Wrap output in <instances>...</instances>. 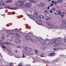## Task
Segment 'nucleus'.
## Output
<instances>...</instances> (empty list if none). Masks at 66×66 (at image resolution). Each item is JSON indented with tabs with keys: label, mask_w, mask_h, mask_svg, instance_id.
Masks as SVG:
<instances>
[{
	"label": "nucleus",
	"mask_w": 66,
	"mask_h": 66,
	"mask_svg": "<svg viewBox=\"0 0 66 66\" xmlns=\"http://www.w3.org/2000/svg\"><path fill=\"white\" fill-rule=\"evenodd\" d=\"M42 44L43 45H48L50 43V42L49 41V40H46L44 42V40L43 39H42Z\"/></svg>",
	"instance_id": "1"
},
{
	"label": "nucleus",
	"mask_w": 66,
	"mask_h": 66,
	"mask_svg": "<svg viewBox=\"0 0 66 66\" xmlns=\"http://www.w3.org/2000/svg\"><path fill=\"white\" fill-rule=\"evenodd\" d=\"M25 6L28 7H30L32 6V4L31 3H26L24 4Z\"/></svg>",
	"instance_id": "2"
},
{
	"label": "nucleus",
	"mask_w": 66,
	"mask_h": 66,
	"mask_svg": "<svg viewBox=\"0 0 66 66\" xmlns=\"http://www.w3.org/2000/svg\"><path fill=\"white\" fill-rule=\"evenodd\" d=\"M62 24L60 25L61 27H66V21H63L62 22Z\"/></svg>",
	"instance_id": "3"
},
{
	"label": "nucleus",
	"mask_w": 66,
	"mask_h": 66,
	"mask_svg": "<svg viewBox=\"0 0 66 66\" xmlns=\"http://www.w3.org/2000/svg\"><path fill=\"white\" fill-rule=\"evenodd\" d=\"M3 44H7L8 45H13V44H11L10 43H8L7 42H4L3 43H1V41L0 40V46Z\"/></svg>",
	"instance_id": "4"
},
{
	"label": "nucleus",
	"mask_w": 66,
	"mask_h": 66,
	"mask_svg": "<svg viewBox=\"0 0 66 66\" xmlns=\"http://www.w3.org/2000/svg\"><path fill=\"white\" fill-rule=\"evenodd\" d=\"M16 4L17 5H19V6L22 5L23 4L22 2L20 1H18L16 3Z\"/></svg>",
	"instance_id": "5"
},
{
	"label": "nucleus",
	"mask_w": 66,
	"mask_h": 66,
	"mask_svg": "<svg viewBox=\"0 0 66 66\" xmlns=\"http://www.w3.org/2000/svg\"><path fill=\"white\" fill-rule=\"evenodd\" d=\"M56 54V53H52L49 54V56L51 57L53 56H54L55 55V54Z\"/></svg>",
	"instance_id": "6"
},
{
	"label": "nucleus",
	"mask_w": 66,
	"mask_h": 66,
	"mask_svg": "<svg viewBox=\"0 0 66 66\" xmlns=\"http://www.w3.org/2000/svg\"><path fill=\"white\" fill-rule=\"evenodd\" d=\"M7 9H10V10H17L16 8H15L11 7V6H7Z\"/></svg>",
	"instance_id": "7"
},
{
	"label": "nucleus",
	"mask_w": 66,
	"mask_h": 66,
	"mask_svg": "<svg viewBox=\"0 0 66 66\" xmlns=\"http://www.w3.org/2000/svg\"><path fill=\"white\" fill-rule=\"evenodd\" d=\"M46 23L48 25V26H51V25H53V24L52 23V22L49 21L47 22H46Z\"/></svg>",
	"instance_id": "8"
},
{
	"label": "nucleus",
	"mask_w": 66,
	"mask_h": 66,
	"mask_svg": "<svg viewBox=\"0 0 66 66\" xmlns=\"http://www.w3.org/2000/svg\"><path fill=\"white\" fill-rule=\"evenodd\" d=\"M57 13L58 15L61 16L62 15V12L60 11H59L57 12Z\"/></svg>",
	"instance_id": "9"
},
{
	"label": "nucleus",
	"mask_w": 66,
	"mask_h": 66,
	"mask_svg": "<svg viewBox=\"0 0 66 66\" xmlns=\"http://www.w3.org/2000/svg\"><path fill=\"white\" fill-rule=\"evenodd\" d=\"M33 17L34 18H35V17L37 18V13L35 12L33 15Z\"/></svg>",
	"instance_id": "10"
},
{
	"label": "nucleus",
	"mask_w": 66,
	"mask_h": 66,
	"mask_svg": "<svg viewBox=\"0 0 66 66\" xmlns=\"http://www.w3.org/2000/svg\"><path fill=\"white\" fill-rule=\"evenodd\" d=\"M15 42L17 43H21V41L18 40V39H15Z\"/></svg>",
	"instance_id": "11"
},
{
	"label": "nucleus",
	"mask_w": 66,
	"mask_h": 66,
	"mask_svg": "<svg viewBox=\"0 0 66 66\" xmlns=\"http://www.w3.org/2000/svg\"><path fill=\"white\" fill-rule=\"evenodd\" d=\"M41 16L42 15L41 14L40 15L39 17L37 18L38 20H41V18H42V17H41Z\"/></svg>",
	"instance_id": "12"
},
{
	"label": "nucleus",
	"mask_w": 66,
	"mask_h": 66,
	"mask_svg": "<svg viewBox=\"0 0 66 66\" xmlns=\"http://www.w3.org/2000/svg\"><path fill=\"white\" fill-rule=\"evenodd\" d=\"M6 3H12V1L11 0H9L6 1Z\"/></svg>",
	"instance_id": "13"
},
{
	"label": "nucleus",
	"mask_w": 66,
	"mask_h": 66,
	"mask_svg": "<svg viewBox=\"0 0 66 66\" xmlns=\"http://www.w3.org/2000/svg\"><path fill=\"white\" fill-rule=\"evenodd\" d=\"M25 38L27 40H30V37L28 36H26L25 37Z\"/></svg>",
	"instance_id": "14"
},
{
	"label": "nucleus",
	"mask_w": 66,
	"mask_h": 66,
	"mask_svg": "<svg viewBox=\"0 0 66 66\" xmlns=\"http://www.w3.org/2000/svg\"><path fill=\"white\" fill-rule=\"evenodd\" d=\"M29 1L32 3H36V1L34 0H29Z\"/></svg>",
	"instance_id": "15"
},
{
	"label": "nucleus",
	"mask_w": 66,
	"mask_h": 66,
	"mask_svg": "<svg viewBox=\"0 0 66 66\" xmlns=\"http://www.w3.org/2000/svg\"><path fill=\"white\" fill-rule=\"evenodd\" d=\"M57 2L58 3V2H59L60 3H61L62 2V0H59L57 1Z\"/></svg>",
	"instance_id": "16"
},
{
	"label": "nucleus",
	"mask_w": 66,
	"mask_h": 66,
	"mask_svg": "<svg viewBox=\"0 0 66 66\" xmlns=\"http://www.w3.org/2000/svg\"><path fill=\"white\" fill-rule=\"evenodd\" d=\"M51 10L52 11H54L55 10V8L54 7H53L51 8Z\"/></svg>",
	"instance_id": "17"
},
{
	"label": "nucleus",
	"mask_w": 66,
	"mask_h": 66,
	"mask_svg": "<svg viewBox=\"0 0 66 66\" xmlns=\"http://www.w3.org/2000/svg\"><path fill=\"white\" fill-rule=\"evenodd\" d=\"M8 34L9 35H13L15 34L12 33V32H9Z\"/></svg>",
	"instance_id": "18"
},
{
	"label": "nucleus",
	"mask_w": 66,
	"mask_h": 66,
	"mask_svg": "<svg viewBox=\"0 0 66 66\" xmlns=\"http://www.w3.org/2000/svg\"><path fill=\"white\" fill-rule=\"evenodd\" d=\"M28 16H29L30 18H31V19H33V17H32V16L31 15H27Z\"/></svg>",
	"instance_id": "19"
},
{
	"label": "nucleus",
	"mask_w": 66,
	"mask_h": 66,
	"mask_svg": "<svg viewBox=\"0 0 66 66\" xmlns=\"http://www.w3.org/2000/svg\"><path fill=\"white\" fill-rule=\"evenodd\" d=\"M51 19V18H50V17H48V18L46 19V20L47 21H48V20H50Z\"/></svg>",
	"instance_id": "20"
},
{
	"label": "nucleus",
	"mask_w": 66,
	"mask_h": 66,
	"mask_svg": "<svg viewBox=\"0 0 66 66\" xmlns=\"http://www.w3.org/2000/svg\"><path fill=\"white\" fill-rule=\"evenodd\" d=\"M2 48H4V49H6V47L4 45H2Z\"/></svg>",
	"instance_id": "21"
},
{
	"label": "nucleus",
	"mask_w": 66,
	"mask_h": 66,
	"mask_svg": "<svg viewBox=\"0 0 66 66\" xmlns=\"http://www.w3.org/2000/svg\"><path fill=\"white\" fill-rule=\"evenodd\" d=\"M42 39V38H41L40 37H38L37 38V39L39 41H40L41 40V39Z\"/></svg>",
	"instance_id": "22"
},
{
	"label": "nucleus",
	"mask_w": 66,
	"mask_h": 66,
	"mask_svg": "<svg viewBox=\"0 0 66 66\" xmlns=\"http://www.w3.org/2000/svg\"><path fill=\"white\" fill-rule=\"evenodd\" d=\"M44 12H45V13H47V14H48V11H47V10H45L44 11Z\"/></svg>",
	"instance_id": "23"
},
{
	"label": "nucleus",
	"mask_w": 66,
	"mask_h": 66,
	"mask_svg": "<svg viewBox=\"0 0 66 66\" xmlns=\"http://www.w3.org/2000/svg\"><path fill=\"white\" fill-rule=\"evenodd\" d=\"M42 19H45V17L44 16L42 15Z\"/></svg>",
	"instance_id": "24"
},
{
	"label": "nucleus",
	"mask_w": 66,
	"mask_h": 66,
	"mask_svg": "<svg viewBox=\"0 0 66 66\" xmlns=\"http://www.w3.org/2000/svg\"><path fill=\"white\" fill-rule=\"evenodd\" d=\"M35 52L36 54H37L38 53V51L36 50H35Z\"/></svg>",
	"instance_id": "25"
},
{
	"label": "nucleus",
	"mask_w": 66,
	"mask_h": 66,
	"mask_svg": "<svg viewBox=\"0 0 66 66\" xmlns=\"http://www.w3.org/2000/svg\"><path fill=\"white\" fill-rule=\"evenodd\" d=\"M64 43H66V37H65L64 39Z\"/></svg>",
	"instance_id": "26"
},
{
	"label": "nucleus",
	"mask_w": 66,
	"mask_h": 66,
	"mask_svg": "<svg viewBox=\"0 0 66 66\" xmlns=\"http://www.w3.org/2000/svg\"><path fill=\"white\" fill-rule=\"evenodd\" d=\"M24 48L25 49L26 51H29V50H27V47H25Z\"/></svg>",
	"instance_id": "27"
},
{
	"label": "nucleus",
	"mask_w": 66,
	"mask_h": 66,
	"mask_svg": "<svg viewBox=\"0 0 66 66\" xmlns=\"http://www.w3.org/2000/svg\"><path fill=\"white\" fill-rule=\"evenodd\" d=\"M55 62H58V59H56L55 60Z\"/></svg>",
	"instance_id": "28"
},
{
	"label": "nucleus",
	"mask_w": 66,
	"mask_h": 66,
	"mask_svg": "<svg viewBox=\"0 0 66 66\" xmlns=\"http://www.w3.org/2000/svg\"><path fill=\"white\" fill-rule=\"evenodd\" d=\"M45 6V3H42V6Z\"/></svg>",
	"instance_id": "29"
},
{
	"label": "nucleus",
	"mask_w": 66,
	"mask_h": 66,
	"mask_svg": "<svg viewBox=\"0 0 66 66\" xmlns=\"http://www.w3.org/2000/svg\"><path fill=\"white\" fill-rule=\"evenodd\" d=\"M44 63H47V64H49V62H48L47 61H45L44 62Z\"/></svg>",
	"instance_id": "30"
},
{
	"label": "nucleus",
	"mask_w": 66,
	"mask_h": 66,
	"mask_svg": "<svg viewBox=\"0 0 66 66\" xmlns=\"http://www.w3.org/2000/svg\"><path fill=\"white\" fill-rule=\"evenodd\" d=\"M39 25H40V26H42V23H38Z\"/></svg>",
	"instance_id": "31"
},
{
	"label": "nucleus",
	"mask_w": 66,
	"mask_h": 66,
	"mask_svg": "<svg viewBox=\"0 0 66 66\" xmlns=\"http://www.w3.org/2000/svg\"><path fill=\"white\" fill-rule=\"evenodd\" d=\"M39 6H40V7H41L42 6V3H40V4L39 5Z\"/></svg>",
	"instance_id": "32"
},
{
	"label": "nucleus",
	"mask_w": 66,
	"mask_h": 66,
	"mask_svg": "<svg viewBox=\"0 0 66 66\" xmlns=\"http://www.w3.org/2000/svg\"><path fill=\"white\" fill-rule=\"evenodd\" d=\"M53 6V4L51 3V5H50V7H51V6Z\"/></svg>",
	"instance_id": "33"
},
{
	"label": "nucleus",
	"mask_w": 66,
	"mask_h": 66,
	"mask_svg": "<svg viewBox=\"0 0 66 66\" xmlns=\"http://www.w3.org/2000/svg\"><path fill=\"white\" fill-rule=\"evenodd\" d=\"M57 44V46H60V43H57L56 44Z\"/></svg>",
	"instance_id": "34"
},
{
	"label": "nucleus",
	"mask_w": 66,
	"mask_h": 66,
	"mask_svg": "<svg viewBox=\"0 0 66 66\" xmlns=\"http://www.w3.org/2000/svg\"><path fill=\"white\" fill-rule=\"evenodd\" d=\"M17 38L18 39L19 38H20V36H18Z\"/></svg>",
	"instance_id": "35"
},
{
	"label": "nucleus",
	"mask_w": 66,
	"mask_h": 66,
	"mask_svg": "<svg viewBox=\"0 0 66 66\" xmlns=\"http://www.w3.org/2000/svg\"><path fill=\"white\" fill-rule=\"evenodd\" d=\"M19 66H22V65L21 64H19L18 65Z\"/></svg>",
	"instance_id": "36"
},
{
	"label": "nucleus",
	"mask_w": 66,
	"mask_h": 66,
	"mask_svg": "<svg viewBox=\"0 0 66 66\" xmlns=\"http://www.w3.org/2000/svg\"><path fill=\"white\" fill-rule=\"evenodd\" d=\"M23 58H24V57H25V56H24V54H23Z\"/></svg>",
	"instance_id": "37"
},
{
	"label": "nucleus",
	"mask_w": 66,
	"mask_h": 66,
	"mask_svg": "<svg viewBox=\"0 0 66 66\" xmlns=\"http://www.w3.org/2000/svg\"><path fill=\"white\" fill-rule=\"evenodd\" d=\"M54 47H57V45L56 44L54 46Z\"/></svg>",
	"instance_id": "38"
},
{
	"label": "nucleus",
	"mask_w": 66,
	"mask_h": 66,
	"mask_svg": "<svg viewBox=\"0 0 66 66\" xmlns=\"http://www.w3.org/2000/svg\"><path fill=\"white\" fill-rule=\"evenodd\" d=\"M61 17H64V15L62 14L61 16Z\"/></svg>",
	"instance_id": "39"
},
{
	"label": "nucleus",
	"mask_w": 66,
	"mask_h": 66,
	"mask_svg": "<svg viewBox=\"0 0 66 66\" xmlns=\"http://www.w3.org/2000/svg\"><path fill=\"white\" fill-rule=\"evenodd\" d=\"M7 41L8 42H11V40H10V39L8 40H7Z\"/></svg>",
	"instance_id": "40"
},
{
	"label": "nucleus",
	"mask_w": 66,
	"mask_h": 66,
	"mask_svg": "<svg viewBox=\"0 0 66 66\" xmlns=\"http://www.w3.org/2000/svg\"><path fill=\"white\" fill-rule=\"evenodd\" d=\"M5 9H7V6H6L5 7Z\"/></svg>",
	"instance_id": "41"
},
{
	"label": "nucleus",
	"mask_w": 66,
	"mask_h": 66,
	"mask_svg": "<svg viewBox=\"0 0 66 66\" xmlns=\"http://www.w3.org/2000/svg\"><path fill=\"white\" fill-rule=\"evenodd\" d=\"M50 12L51 13H52V11H51V10H50Z\"/></svg>",
	"instance_id": "42"
},
{
	"label": "nucleus",
	"mask_w": 66,
	"mask_h": 66,
	"mask_svg": "<svg viewBox=\"0 0 66 66\" xmlns=\"http://www.w3.org/2000/svg\"><path fill=\"white\" fill-rule=\"evenodd\" d=\"M26 66H31V65H29V64H27L26 65Z\"/></svg>",
	"instance_id": "43"
},
{
	"label": "nucleus",
	"mask_w": 66,
	"mask_h": 66,
	"mask_svg": "<svg viewBox=\"0 0 66 66\" xmlns=\"http://www.w3.org/2000/svg\"><path fill=\"white\" fill-rule=\"evenodd\" d=\"M53 50H57L55 48H54Z\"/></svg>",
	"instance_id": "44"
},
{
	"label": "nucleus",
	"mask_w": 66,
	"mask_h": 66,
	"mask_svg": "<svg viewBox=\"0 0 66 66\" xmlns=\"http://www.w3.org/2000/svg\"><path fill=\"white\" fill-rule=\"evenodd\" d=\"M12 65H13V63H11L10 64V66H12Z\"/></svg>",
	"instance_id": "45"
},
{
	"label": "nucleus",
	"mask_w": 66,
	"mask_h": 66,
	"mask_svg": "<svg viewBox=\"0 0 66 66\" xmlns=\"http://www.w3.org/2000/svg\"><path fill=\"white\" fill-rule=\"evenodd\" d=\"M18 47L19 48H21V47H20V46H18Z\"/></svg>",
	"instance_id": "46"
},
{
	"label": "nucleus",
	"mask_w": 66,
	"mask_h": 66,
	"mask_svg": "<svg viewBox=\"0 0 66 66\" xmlns=\"http://www.w3.org/2000/svg\"><path fill=\"white\" fill-rule=\"evenodd\" d=\"M42 61H43V62H44V63L45 61H44V60H43V59L42 60Z\"/></svg>",
	"instance_id": "47"
},
{
	"label": "nucleus",
	"mask_w": 66,
	"mask_h": 66,
	"mask_svg": "<svg viewBox=\"0 0 66 66\" xmlns=\"http://www.w3.org/2000/svg\"><path fill=\"white\" fill-rule=\"evenodd\" d=\"M54 1H52V3H54Z\"/></svg>",
	"instance_id": "48"
},
{
	"label": "nucleus",
	"mask_w": 66,
	"mask_h": 66,
	"mask_svg": "<svg viewBox=\"0 0 66 66\" xmlns=\"http://www.w3.org/2000/svg\"><path fill=\"white\" fill-rule=\"evenodd\" d=\"M54 14H55V15H57V13H55V12H54Z\"/></svg>",
	"instance_id": "49"
},
{
	"label": "nucleus",
	"mask_w": 66,
	"mask_h": 66,
	"mask_svg": "<svg viewBox=\"0 0 66 66\" xmlns=\"http://www.w3.org/2000/svg\"><path fill=\"white\" fill-rule=\"evenodd\" d=\"M47 9H48V10H49V9H50V8H49V6L48 7Z\"/></svg>",
	"instance_id": "50"
},
{
	"label": "nucleus",
	"mask_w": 66,
	"mask_h": 66,
	"mask_svg": "<svg viewBox=\"0 0 66 66\" xmlns=\"http://www.w3.org/2000/svg\"><path fill=\"white\" fill-rule=\"evenodd\" d=\"M62 14H66V13H65V12H62Z\"/></svg>",
	"instance_id": "51"
},
{
	"label": "nucleus",
	"mask_w": 66,
	"mask_h": 66,
	"mask_svg": "<svg viewBox=\"0 0 66 66\" xmlns=\"http://www.w3.org/2000/svg\"><path fill=\"white\" fill-rule=\"evenodd\" d=\"M56 49H57V50H59V49H60V48H56Z\"/></svg>",
	"instance_id": "52"
},
{
	"label": "nucleus",
	"mask_w": 66,
	"mask_h": 66,
	"mask_svg": "<svg viewBox=\"0 0 66 66\" xmlns=\"http://www.w3.org/2000/svg\"><path fill=\"white\" fill-rule=\"evenodd\" d=\"M56 3H56V2H55V3H54V4H56Z\"/></svg>",
	"instance_id": "53"
},
{
	"label": "nucleus",
	"mask_w": 66,
	"mask_h": 66,
	"mask_svg": "<svg viewBox=\"0 0 66 66\" xmlns=\"http://www.w3.org/2000/svg\"><path fill=\"white\" fill-rule=\"evenodd\" d=\"M3 40H4V38L3 37Z\"/></svg>",
	"instance_id": "54"
},
{
	"label": "nucleus",
	"mask_w": 66,
	"mask_h": 66,
	"mask_svg": "<svg viewBox=\"0 0 66 66\" xmlns=\"http://www.w3.org/2000/svg\"><path fill=\"white\" fill-rule=\"evenodd\" d=\"M2 5H5V4H3Z\"/></svg>",
	"instance_id": "55"
},
{
	"label": "nucleus",
	"mask_w": 66,
	"mask_h": 66,
	"mask_svg": "<svg viewBox=\"0 0 66 66\" xmlns=\"http://www.w3.org/2000/svg\"><path fill=\"white\" fill-rule=\"evenodd\" d=\"M15 52L16 53H17V51L16 50H15Z\"/></svg>",
	"instance_id": "56"
},
{
	"label": "nucleus",
	"mask_w": 66,
	"mask_h": 66,
	"mask_svg": "<svg viewBox=\"0 0 66 66\" xmlns=\"http://www.w3.org/2000/svg\"><path fill=\"white\" fill-rule=\"evenodd\" d=\"M51 44H53V42H51Z\"/></svg>",
	"instance_id": "57"
},
{
	"label": "nucleus",
	"mask_w": 66,
	"mask_h": 66,
	"mask_svg": "<svg viewBox=\"0 0 66 66\" xmlns=\"http://www.w3.org/2000/svg\"><path fill=\"white\" fill-rule=\"evenodd\" d=\"M48 1H51V0H48Z\"/></svg>",
	"instance_id": "58"
},
{
	"label": "nucleus",
	"mask_w": 66,
	"mask_h": 66,
	"mask_svg": "<svg viewBox=\"0 0 66 66\" xmlns=\"http://www.w3.org/2000/svg\"><path fill=\"white\" fill-rule=\"evenodd\" d=\"M30 40H31V42H33V41H32V39H30Z\"/></svg>",
	"instance_id": "59"
},
{
	"label": "nucleus",
	"mask_w": 66,
	"mask_h": 66,
	"mask_svg": "<svg viewBox=\"0 0 66 66\" xmlns=\"http://www.w3.org/2000/svg\"><path fill=\"white\" fill-rule=\"evenodd\" d=\"M44 54H42V55H44Z\"/></svg>",
	"instance_id": "60"
},
{
	"label": "nucleus",
	"mask_w": 66,
	"mask_h": 66,
	"mask_svg": "<svg viewBox=\"0 0 66 66\" xmlns=\"http://www.w3.org/2000/svg\"><path fill=\"white\" fill-rule=\"evenodd\" d=\"M3 16H5V14H3Z\"/></svg>",
	"instance_id": "61"
},
{
	"label": "nucleus",
	"mask_w": 66,
	"mask_h": 66,
	"mask_svg": "<svg viewBox=\"0 0 66 66\" xmlns=\"http://www.w3.org/2000/svg\"><path fill=\"white\" fill-rule=\"evenodd\" d=\"M34 62H35V61H34L33 62V63H34Z\"/></svg>",
	"instance_id": "62"
},
{
	"label": "nucleus",
	"mask_w": 66,
	"mask_h": 66,
	"mask_svg": "<svg viewBox=\"0 0 66 66\" xmlns=\"http://www.w3.org/2000/svg\"><path fill=\"white\" fill-rule=\"evenodd\" d=\"M28 49H29L30 50V48H28Z\"/></svg>",
	"instance_id": "63"
},
{
	"label": "nucleus",
	"mask_w": 66,
	"mask_h": 66,
	"mask_svg": "<svg viewBox=\"0 0 66 66\" xmlns=\"http://www.w3.org/2000/svg\"><path fill=\"white\" fill-rule=\"evenodd\" d=\"M18 34L17 36H18Z\"/></svg>",
	"instance_id": "64"
}]
</instances>
